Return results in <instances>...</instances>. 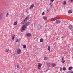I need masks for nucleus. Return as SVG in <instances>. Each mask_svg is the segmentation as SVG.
I'll return each mask as SVG.
<instances>
[{
    "mask_svg": "<svg viewBox=\"0 0 73 73\" xmlns=\"http://www.w3.org/2000/svg\"><path fill=\"white\" fill-rule=\"evenodd\" d=\"M72 69H73V67H69L68 70H71Z\"/></svg>",
    "mask_w": 73,
    "mask_h": 73,
    "instance_id": "6ab92c4d",
    "label": "nucleus"
},
{
    "mask_svg": "<svg viewBox=\"0 0 73 73\" xmlns=\"http://www.w3.org/2000/svg\"><path fill=\"white\" fill-rule=\"evenodd\" d=\"M43 19H44L45 20H47V18H46V17L45 16L43 17Z\"/></svg>",
    "mask_w": 73,
    "mask_h": 73,
    "instance_id": "f3484780",
    "label": "nucleus"
},
{
    "mask_svg": "<svg viewBox=\"0 0 73 73\" xmlns=\"http://www.w3.org/2000/svg\"><path fill=\"white\" fill-rule=\"evenodd\" d=\"M17 53L18 54H20L21 52V49L20 48H18L17 49Z\"/></svg>",
    "mask_w": 73,
    "mask_h": 73,
    "instance_id": "7ed1b4c3",
    "label": "nucleus"
},
{
    "mask_svg": "<svg viewBox=\"0 0 73 73\" xmlns=\"http://www.w3.org/2000/svg\"><path fill=\"white\" fill-rule=\"evenodd\" d=\"M42 15H45V12H43L42 14Z\"/></svg>",
    "mask_w": 73,
    "mask_h": 73,
    "instance_id": "c756f323",
    "label": "nucleus"
},
{
    "mask_svg": "<svg viewBox=\"0 0 73 73\" xmlns=\"http://www.w3.org/2000/svg\"><path fill=\"white\" fill-rule=\"evenodd\" d=\"M51 65L52 66V67H54L55 65H56V64L55 63H51Z\"/></svg>",
    "mask_w": 73,
    "mask_h": 73,
    "instance_id": "f8f14e48",
    "label": "nucleus"
},
{
    "mask_svg": "<svg viewBox=\"0 0 73 73\" xmlns=\"http://www.w3.org/2000/svg\"><path fill=\"white\" fill-rule=\"evenodd\" d=\"M51 1L52 3H53V1H54V0H51Z\"/></svg>",
    "mask_w": 73,
    "mask_h": 73,
    "instance_id": "473e14b6",
    "label": "nucleus"
},
{
    "mask_svg": "<svg viewBox=\"0 0 73 73\" xmlns=\"http://www.w3.org/2000/svg\"><path fill=\"white\" fill-rule=\"evenodd\" d=\"M5 51L6 52H9V49H6Z\"/></svg>",
    "mask_w": 73,
    "mask_h": 73,
    "instance_id": "aec40b11",
    "label": "nucleus"
},
{
    "mask_svg": "<svg viewBox=\"0 0 73 73\" xmlns=\"http://www.w3.org/2000/svg\"><path fill=\"white\" fill-rule=\"evenodd\" d=\"M62 67H61L60 68V71H61V70H62Z\"/></svg>",
    "mask_w": 73,
    "mask_h": 73,
    "instance_id": "7c9ffc66",
    "label": "nucleus"
},
{
    "mask_svg": "<svg viewBox=\"0 0 73 73\" xmlns=\"http://www.w3.org/2000/svg\"><path fill=\"white\" fill-rule=\"evenodd\" d=\"M15 36H16V35H13L12 37V39L13 40H14V38L15 37Z\"/></svg>",
    "mask_w": 73,
    "mask_h": 73,
    "instance_id": "2eb2a0df",
    "label": "nucleus"
},
{
    "mask_svg": "<svg viewBox=\"0 0 73 73\" xmlns=\"http://www.w3.org/2000/svg\"><path fill=\"white\" fill-rule=\"evenodd\" d=\"M19 42V40L18 39H17L16 42Z\"/></svg>",
    "mask_w": 73,
    "mask_h": 73,
    "instance_id": "c85d7f7f",
    "label": "nucleus"
},
{
    "mask_svg": "<svg viewBox=\"0 0 73 73\" xmlns=\"http://www.w3.org/2000/svg\"><path fill=\"white\" fill-rule=\"evenodd\" d=\"M61 38L64 39V37H62Z\"/></svg>",
    "mask_w": 73,
    "mask_h": 73,
    "instance_id": "72a5a7b5",
    "label": "nucleus"
},
{
    "mask_svg": "<svg viewBox=\"0 0 73 73\" xmlns=\"http://www.w3.org/2000/svg\"><path fill=\"white\" fill-rule=\"evenodd\" d=\"M17 24V21H16L14 22L13 24L14 25H16Z\"/></svg>",
    "mask_w": 73,
    "mask_h": 73,
    "instance_id": "9b49d317",
    "label": "nucleus"
},
{
    "mask_svg": "<svg viewBox=\"0 0 73 73\" xmlns=\"http://www.w3.org/2000/svg\"><path fill=\"white\" fill-rule=\"evenodd\" d=\"M69 29H72V28H73V25H72L70 24L69 25Z\"/></svg>",
    "mask_w": 73,
    "mask_h": 73,
    "instance_id": "39448f33",
    "label": "nucleus"
},
{
    "mask_svg": "<svg viewBox=\"0 0 73 73\" xmlns=\"http://www.w3.org/2000/svg\"><path fill=\"white\" fill-rule=\"evenodd\" d=\"M70 2L72 3L73 2V0H70Z\"/></svg>",
    "mask_w": 73,
    "mask_h": 73,
    "instance_id": "bb28decb",
    "label": "nucleus"
},
{
    "mask_svg": "<svg viewBox=\"0 0 73 73\" xmlns=\"http://www.w3.org/2000/svg\"><path fill=\"white\" fill-rule=\"evenodd\" d=\"M66 1H64L63 3V5H66Z\"/></svg>",
    "mask_w": 73,
    "mask_h": 73,
    "instance_id": "412c9836",
    "label": "nucleus"
},
{
    "mask_svg": "<svg viewBox=\"0 0 73 73\" xmlns=\"http://www.w3.org/2000/svg\"><path fill=\"white\" fill-rule=\"evenodd\" d=\"M34 7V5L32 4L31 5L30 7H29V9H32V8H33Z\"/></svg>",
    "mask_w": 73,
    "mask_h": 73,
    "instance_id": "ddd939ff",
    "label": "nucleus"
},
{
    "mask_svg": "<svg viewBox=\"0 0 73 73\" xmlns=\"http://www.w3.org/2000/svg\"><path fill=\"white\" fill-rule=\"evenodd\" d=\"M40 42H43V41H44V39H43V38H41L40 40Z\"/></svg>",
    "mask_w": 73,
    "mask_h": 73,
    "instance_id": "b1692460",
    "label": "nucleus"
},
{
    "mask_svg": "<svg viewBox=\"0 0 73 73\" xmlns=\"http://www.w3.org/2000/svg\"><path fill=\"white\" fill-rule=\"evenodd\" d=\"M46 64L47 65H51V64H50L49 63V62H46Z\"/></svg>",
    "mask_w": 73,
    "mask_h": 73,
    "instance_id": "a211bd4d",
    "label": "nucleus"
},
{
    "mask_svg": "<svg viewBox=\"0 0 73 73\" xmlns=\"http://www.w3.org/2000/svg\"><path fill=\"white\" fill-rule=\"evenodd\" d=\"M63 70H64V71H65V70H66V68L65 67H63Z\"/></svg>",
    "mask_w": 73,
    "mask_h": 73,
    "instance_id": "a878e982",
    "label": "nucleus"
},
{
    "mask_svg": "<svg viewBox=\"0 0 73 73\" xmlns=\"http://www.w3.org/2000/svg\"><path fill=\"white\" fill-rule=\"evenodd\" d=\"M23 48H26V47H27V46H26V45H23Z\"/></svg>",
    "mask_w": 73,
    "mask_h": 73,
    "instance_id": "393cba45",
    "label": "nucleus"
},
{
    "mask_svg": "<svg viewBox=\"0 0 73 73\" xmlns=\"http://www.w3.org/2000/svg\"><path fill=\"white\" fill-rule=\"evenodd\" d=\"M61 60L62 62V63H64V62H65V61L64 60V57H62L61 58Z\"/></svg>",
    "mask_w": 73,
    "mask_h": 73,
    "instance_id": "423d86ee",
    "label": "nucleus"
},
{
    "mask_svg": "<svg viewBox=\"0 0 73 73\" xmlns=\"http://www.w3.org/2000/svg\"><path fill=\"white\" fill-rule=\"evenodd\" d=\"M37 28L38 30L41 29V28H42V26H41V24H39L37 26Z\"/></svg>",
    "mask_w": 73,
    "mask_h": 73,
    "instance_id": "20e7f679",
    "label": "nucleus"
},
{
    "mask_svg": "<svg viewBox=\"0 0 73 73\" xmlns=\"http://www.w3.org/2000/svg\"><path fill=\"white\" fill-rule=\"evenodd\" d=\"M29 19V17H27L22 22V24H24V25H28L30 24V22H26L25 23V21H26L27 19Z\"/></svg>",
    "mask_w": 73,
    "mask_h": 73,
    "instance_id": "f257e3e1",
    "label": "nucleus"
},
{
    "mask_svg": "<svg viewBox=\"0 0 73 73\" xmlns=\"http://www.w3.org/2000/svg\"><path fill=\"white\" fill-rule=\"evenodd\" d=\"M0 19H1V17H0Z\"/></svg>",
    "mask_w": 73,
    "mask_h": 73,
    "instance_id": "c9c22d12",
    "label": "nucleus"
},
{
    "mask_svg": "<svg viewBox=\"0 0 73 73\" xmlns=\"http://www.w3.org/2000/svg\"><path fill=\"white\" fill-rule=\"evenodd\" d=\"M44 60H45V61H46V60H49V58L48 57H44Z\"/></svg>",
    "mask_w": 73,
    "mask_h": 73,
    "instance_id": "4468645a",
    "label": "nucleus"
},
{
    "mask_svg": "<svg viewBox=\"0 0 73 73\" xmlns=\"http://www.w3.org/2000/svg\"><path fill=\"white\" fill-rule=\"evenodd\" d=\"M48 52H50V46H49L48 47Z\"/></svg>",
    "mask_w": 73,
    "mask_h": 73,
    "instance_id": "dca6fc26",
    "label": "nucleus"
},
{
    "mask_svg": "<svg viewBox=\"0 0 73 73\" xmlns=\"http://www.w3.org/2000/svg\"><path fill=\"white\" fill-rule=\"evenodd\" d=\"M60 22L61 21H60V20H58L56 21V24H58L59 23H60Z\"/></svg>",
    "mask_w": 73,
    "mask_h": 73,
    "instance_id": "9d476101",
    "label": "nucleus"
},
{
    "mask_svg": "<svg viewBox=\"0 0 73 73\" xmlns=\"http://www.w3.org/2000/svg\"><path fill=\"white\" fill-rule=\"evenodd\" d=\"M49 5L51 7H52V6H53V4L52 3H50L49 4Z\"/></svg>",
    "mask_w": 73,
    "mask_h": 73,
    "instance_id": "5701e85b",
    "label": "nucleus"
},
{
    "mask_svg": "<svg viewBox=\"0 0 73 73\" xmlns=\"http://www.w3.org/2000/svg\"><path fill=\"white\" fill-rule=\"evenodd\" d=\"M26 28V26H25L24 25L22 26V30L23 31H24V30H25V29Z\"/></svg>",
    "mask_w": 73,
    "mask_h": 73,
    "instance_id": "0eeeda50",
    "label": "nucleus"
},
{
    "mask_svg": "<svg viewBox=\"0 0 73 73\" xmlns=\"http://www.w3.org/2000/svg\"><path fill=\"white\" fill-rule=\"evenodd\" d=\"M68 13H72V11L71 10H70L68 12Z\"/></svg>",
    "mask_w": 73,
    "mask_h": 73,
    "instance_id": "4be33fe9",
    "label": "nucleus"
},
{
    "mask_svg": "<svg viewBox=\"0 0 73 73\" xmlns=\"http://www.w3.org/2000/svg\"><path fill=\"white\" fill-rule=\"evenodd\" d=\"M41 66H42V64L40 63H39L38 65L37 68L39 70H40L41 69Z\"/></svg>",
    "mask_w": 73,
    "mask_h": 73,
    "instance_id": "f03ea898",
    "label": "nucleus"
},
{
    "mask_svg": "<svg viewBox=\"0 0 73 73\" xmlns=\"http://www.w3.org/2000/svg\"><path fill=\"white\" fill-rule=\"evenodd\" d=\"M9 15V14H8V13H7L6 15V17H8Z\"/></svg>",
    "mask_w": 73,
    "mask_h": 73,
    "instance_id": "cd10ccee",
    "label": "nucleus"
},
{
    "mask_svg": "<svg viewBox=\"0 0 73 73\" xmlns=\"http://www.w3.org/2000/svg\"><path fill=\"white\" fill-rule=\"evenodd\" d=\"M17 68H18V69L19 68V65H17Z\"/></svg>",
    "mask_w": 73,
    "mask_h": 73,
    "instance_id": "2f4dec72",
    "label": "nucleus"
},
{
    "mask_svg": "<svg viewBox=\"0 0 73 73\" xmlns=\"http://www.w3.org/2000/svg\"><path fill=\"white\" fill-rule=\"evenodd\" d=\"M47 11H48V12H49V10L48 9L47 10Z\"/></svg>",
    "mask_w": 73,
    "mask_h": 73,
    "instance_id": "f704fd0d",
    "label": "nucleus"
},
{
    "mask_svg": "<svg viewBox=\"0 0 73 73\" xmlns=\"http://www.w3.org/2000/svg\"><path fill=\"white\" fill-rule=\"evenodd\" d=\"M58 19V17H56L55 18H53L51 19V20H50V21H53V20H54V19H55V20H57Z\"/></svg>",
    "mask_w": 73,
    "mask_h": 73,
    "instance_id": "6e6552de",
    "label": "nucleus"
},
{
    "mask_svg": "<svg viewBox=\"0 0 73 73\" xmlns=\"http://www.w3.org/2000/svg\"><path fill=\"white\" fill-rule=\"evenodd\" d=\"M26 35L28 37H31V33H29L26 34Z\"/></svg>",
    "mask_w": 73,
    "mask_h": 73,
    "instance_id": "1a4fd4ad",
    "label": "nucleus"
}]
</instances>
